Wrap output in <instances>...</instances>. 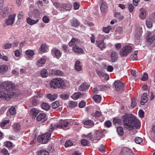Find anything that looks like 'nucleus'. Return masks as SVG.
<instances>
[{
  "mask_svg": "<svg viewBox=\"0 0 155 155\" xmlns=\"http://www.w3.org/2000/svg\"><path fill=\"white\" fill-rule=\"evenodd\" d=\"M59 105V102L58 101H56L52 104L51 106L54 109L58 107Z\"/></svg>",
  "mask_w": 155,
  "mask_h": 155,
  "instance_id": "nucleus-46",
  "label": "nucleus"
},
{
  "mask_svg": "<svg viewBox=\"0 0 155 155\" xmlns=\"http://www.w3.org/2000/svg\"><path fill=\"white\" fill-rule=\"evenodd\" d=\"M8 12L7 9L6 8H4L0 12V14L2 16L5 17L8 14Z\"/></svg>",
  "mask_w": 155,
  "mask_h": 155,
  "instance_id": "nucleus-42",
  "label": "nucleus"
},
{
  "mask_svg": "<svg viewBox=\"0 0 155 155\" xmlns=\"http://www.w3.org/2000/svg\"><path fill=\"white\" fill-rule=\"evenodd\" d=\"M148 78V75L147 73H144L143 77L141 79L142 81H145Z\"/></svg>",
  "mask_w": 155,
  "mask_h": 155,
  "instance_id": "nucleus-60",
  "label": "nucleus"
},
{
  "mask_svg": "<svg viewBox=\"0 0 155 155\" xmlns=\"http://www.w3.org/2000/svg\"><path fill=\"white\" fill-rule=\"evenodd\" d=\"M118 134L120 136H122L124 134L123 128L122 127H118L117 128Z\"/></svg>",
  "mask_w": 155,
  "mask_h": 155,
  "instance_id": "nucleus-38",
  "label": "nucleus"
},
{
  "mask_svg": "<svg viewBox=\"0 0 155 155\" xmlns=\"http://www.w3.org/2000/svg\"><path fill=\"white\" fill-rule=\"evenodd\" d=\"M138 51H135L134 54H132L130 58L133 60H136L137 59V54Z\"/></svg>",
  "mask_w": 155,
  "mask_h": 155,
  "instance_id": "nucleus-43",
  "label": "nucleus"
},
{
  "mask_svg": "<svg viewBox=\"0 0 155 155\" xmlns=\"http://www.w3.org/2000/svg\"><path fill=\"white\" fill-rule=\"evenodd\" d=\"M146 25L148 28H151L152 26V22L150 19H148L146 20Z\"/></svg>",
  "mask_w": 155,
  "mask_h": 155,
  "instance_id": "nucleus-44",
  "label": "nucleus"
},
{
  "mask_svg": "<svg viewBox=\"0 0 155 155\" xmlns=\"http://www.w3.org/2000/svg\"><path fill=\"white\" fill-rule=\"evenodd\" d=\"M52 52L53 55L54 56L57 58H59L61 56L60 51L57 49H54L52 50Z\"/></svg>",
  "mask_w": 155,
  "mask_h": 155,
  "instance_id": "nucleus-29",
  "label": "nucleus"
},
{
  "mask_svg": "<svg viewBox=\"0 0 155 155\" xmlns=\"http://www.w3.org/2000/svg\"><path fill=\"white\" fill-rule=\"evenodd\" d=\"M147 41L150 44H153L155 46V34L149 32L147 37Z\"/></svg>",
  "mask_w": 155,
  "mask_h": 155,
  "instance_id": "nucleus-9",
  "label": "nucleus"
},
{
  "mask_svg": "<svg viewBox=\"0 0 155 155\" xmlns=\"http://www.w3.org/2000/svg\"><path fill=\"white\" fill-rule=\"evenodd\" d=\"M47 98L49 99L50 101H53L55 100L57 97V95L56 94H54L53 95L50 94H48L46 95Z\"/></svg>",
  "mask_w": 155,
  "mask_h": 155,
  "instance_id": "nucleus-30",
  "label": "nucleus"
},
{
  "mask_svg": "<svg viewBox=\"0 0 155 155\" xmlns=\"http://www.w3.org/2000/svg\"><path fill=\"white\" fill-rule=\"evenodd\" d=\"M71 7L72 6L71 4H64L61 5V8L67 10L70 9Z\"/></svg>",
  "mask_w": 155,
  "mask_h": 155,
  "instance_id": "nucleus-36",
  "label": "nucleus"
},
{
  "mask_svg": "<svg viewBox=\"0 0 155 155\" xmlns=\"http://www.w3.org/2000/svg\"><path fill=\"white\" fill-rule=\"evenodd\" d=\"M121 122V120L120 119L117 118H114L113 120V123L114 124H120Z\"/></svg>",
  "mask_w": 155,
  "mask_h": 155,
  "instance_id": "nucleus-49",
  "label": "nucleus"
},
{
  "mask_svg": "<svg viewBox=\"0 0 155 155\" xmlns=\"http://www.w3.org/2000/svg\"><path fill=\"white\" fill-rule=\"evenodd\" d=\"M10 121L9 120H4L1 123H0V126L2 128H3L5 125L9 123Z\"/></svg>",
  "mask_w": 155,
  "mask_h": 155,
  "instance_id": "nucleus-47",
  "label": "nucleus"
},
{
  "mask_svg": "<svg viewBox=\"0 0 155 155\" xmlns=\"http://www.w3.org/2000/svg\"><path fill=\"white\" fill-rule=\"evenodd\" d=\"M69 123L66 120H61L59 121L57 125L55 126L53 124H51V127H53V130L55 128H58L59 129H64L68 127Z\"/></svg>",
  "mask_w": 155,
  "mask_h": 155,
  "instance_id": "nucleus-5",
  "label": "nucleus"
},
{
  "mask_svg": "<svg viewBox=\"0 0 155 155\" xmlns=\"http://www.w3.org/2000/svg\"><path fill=\"white\" fill-rule=\"evenodd\" d=\"M86 105V102L84 101H81L79 104V107L80 108L84 107Z\"/></svg>",
  "mask_w": 155,
  "mask_h": 155,
  "instance_id": "nucleus-58",
  "label": "nucleus"
},
{
  "mask_svg": "<svg viewBox=\"0 0 155 155\" xmlns=\"http://www.w3.org/2000/svg\"><path fill=\"white\" fill-rule=\"evenodd\" d=\"M114 16L119 20H121L123 18V16L120 13H116L114 15Z\"/></svg>",
  "mask_w": 155,
  "mask_h": 155,
  "instance_id": "nucleus-48",
  "label": "nucleus"
},
{
  "mask_svg": "<svg viewBox=\"0 0 155 155\" xmlns=\"http://www.w3.org/2000/svg\"><path fill=\"white\" fill-rule=\"evenodd\" d=\"M101 5L100 7V9L101 11L103 12H105L107 10V6L106 3L103 1L101 0Z\"/></svg>",
  "mask_w": 155,
  "mask_h": 155,
  "instance_id": "nucleus-25",
  "label": "nucleus"
},
{
  "mask_svg": "<svg viewBox=\"0 0 155 155\" xmlns=\"http://www.w3.org/2000/svg\"><path fill=\"white\" fill-rule=\"evenodd\" d=\"M132 47L129 45H126L124 46L120 52L121 56H126L131 51Z\"/></svg>",
  "mask_w": 155,
  "mask_h": 155,
  "instance_id": "nucleus-6",
  "label": "nucleus"
},
{
  "mask_svg": "<svg viewBox=\"0 0 155 155\" xmlns=\"http://www.w3.org/2000/svg\"><path fill=\"white\" fill-rule=\"evenodd\" d=\"M47 49V47L45 44H42L40 48V50L42 52L45 51Z\"/></svg>",
  "mask_w": 155,
  "mask_h": 155,
  "instance_id": "nucleus-51",
  "label": "nucleus"
},
{
  "mask_svg": "<svg viewBox=\"0 0 155 155\" xmlns=\"http://www.w3.org/2000/svg\"><path fill=\"white\" fill-rule=\"evenodd\" d=\"M77 103L74 101H70L69 102V106L71 108L75 107L77 105Z\"/></svg>",
  "mask_w": 155,
  "mask_h": 155,
  "instance_id": "nucleus-41",
  "label": "nucleus"
},
{
  "mask_svg": "<svg viewBox=\"0 0 155 155\" xmlns=\"http://www.w3.org/2000/svg\"><path fill=\"white\" fill-rule=\"evenodd\" d=\"M46 61L45 59L41 58L37 61L36 64L39 67H41L43 64L45 63Z\"/></svg>",
  "mask_w": 155,
  "mask_h": 155,
  "instance_id": "nucleus-34",
  "label": "nucleus"
},
{
  "mask_svg": "<svg viewBox=\"0 0 155 155\" xmlns=\"http://www.w3.org/2000/svg\"><path fill=\"white\" fill-rule=\"evenodd\" d=\"M81 62L79 60H77L75 61V70L78 71H80L82 69V66L80 65Z\"/></svg>",
  "mask_w": 155,
  "mask_h": 155,
  "instance_id": "nucleus-26",
  "label": "nucleus"
},
{
  "mask_svg": "<svg viewBox=\"0 0 155 155\" xmlns=\"http://www.w3.org/2000/svg\"><path fill=\"white\" fill-rule=\"evenodd\" d=\"M139 11L140 12V18H141V19H144L145 18L146 15V11L143 8H141L140 9Z\"/></svg>",
  "mask_w": 155,
  "mask_h": 155,
  "instance_id": "nucleus-27",
  "label": "nucleus"
},
{
  "mask_svg": "<svg viewBox=\"0 0 155 155\" xmlns=\"http://www.w3.org/2000/svg\"><path fill=\"white\" fill-rule=\"evenodd\" d=\"M0 88L3 89V91H0V98L5 99L11 98L12 95V92L16 89L15 85L11 81H5L2 83Z\"/></svg>",
  "mask_w": 155,
  "mask_h": 155,
  "instance_id": "nucleus-2",
  "label": "nucleus"
},
{
  "mask_svg": "<svg viewBox=\"0 0 155 155\" xmlns=\"http://www.w3.org/2000/svg\"><path fill=\"white\" fill-rule=\"evenodd\" d=\"M96 73L98 76L100 77H102L105 75V73L101 71H96Z\"/></svg>",
  "mask_w": 155,
  "mask_h": 155,
  "instance_id": "nucleus-53",
  "label": "nucleus"
},
{
  "mask_svg": "<svg viewBox=\"0 0 155 155\" xmlns=\"http://www.w3.org/2000/svg\"><path fill=\"white\" fill-rule=\"evenodd\" d=\"M25 54L27 56V57H26L27 59L29 60L34 55V52L33 50L29 49L25 51Z\"/></svg>",
  "mask_w": 155,
  "mask_h": 155,
  "instance_id": "nucleus-21",
  "label": "nucleus"
},
{
  "mask_svg": "<svg viewBox=\"0 0 155 155\" xmlns=\"http://www.w3.org/2000/svg\"><path fill=\"white\" fill-rule=\"evenodd\" d=\"M120 154L124 155H134V153L131 150L127 147H124L122 149Z\"/></svg>",
  "mask_w": 155,
  "mask_h": 155,
  "instance_id": "nucleus-11",
  "label": "nucleus"
},
{
  "mask_svg": "<svg viewBox=\"0 0 155 155\" xmlns=\"http://www.w3.org/2000/svg\"><path fill=\"white\" fill-rule=\"evenodd\" d=\"M9 111L10 114L12 115H15L16 113V110L14 107H11L9 109Z\"/></svg>",
  "mask_w": 155,
  "mask_h": 155,
  "instance_id": "nucleus-45",
  "label": "nucleus"
},
{
  "mask_svg": "<svg viewBox=\"0 0 155 155\" xmlns=\"http://www.w3.org/2000/svg\"><path fill=\"white\" fill-rule=\"evenodd\" d=\"M14 53L16 57H19L21 55L20 51L18 49L15 50Z\"/></svg>",
  "mask_w": 155,
  "mask_h": 155,
  "instance_id": "nucleus-59",
  "label": "nucleus"
},
{
  "mask_svg": "<svg viewBox=\"0 0 155 155\" xmlns=\"http://www.w3.org/2000/svg\"><path fill=\"white\" fill-rule=\"evenodd\" d=\"M147 94L146 93H144L141 97V101L140 104L142 105H143L147 103L148 101Z\"/></svg>",
  "mask_w": 155,
  "mask_h": 155,
  "instance_id": "nucleus-17",
  "label": "nucleus"
},
{
  "mask_svg": "<svg viewBox=\"0 0 155 155\" xmlns=\"http://www.w3.org/2000/svg\"><path fill=\"white\" fill-rule=\"evenodd\" d=\"M111 29V28L110 26H108L107 27H105L103 28V31L106 33H109Z\"/></svg>",
  "mask_w": 155,
  "mask_h": 155,
  "instance_id": "nucleus-52",
  "label": "nucleus"
},
{
  "mask_svg": "<svg viewBox=\"0 0 155 155\" xmlns=\"http://www.w3.org/2000/svg\"><path fill=\"white\" fill-rule=\"evenodd\" d=\"M96 43L97 46L102 50L106 47V44L104 42V40H97Z\"/></svg>",
  "mask_w": 155,
  "mask_h": 155,
  "instance_id": "nucleus-13",
  "label": "nucleus"
},
{
  "mask_svg": "<svg viewBox=\"0 0 155 155\" xmlns=\"http://www.w3.org/2000/svg\"><path fill=\"white\" fill-rule=\"evenodd\" d=\"M50 86L53 89H56L57 88H63L65 86L64 80L59 78H55L51 80Z\"/></svg>",
  "mask_w": 155,
  "mask_h": 155,
  "instance_id": "nucleus-3",
  "label": "nucleus"
},
{
  "mask_svg": "<svg viewBox=\"0 0 155 155\" xmlns=\"http://www.w3.org/2000/svg\"><path fill=\"white\" fill-rule=\"evenodd\" d=\"M89 87V85L86 82H84L79 86V89L81 91H84L88 89Z\"/></svg>",
  "mask_w": 155,
  "mask_h": 155,
  "instance_id": "nucleus-23",
  "label": "nucleus"
},
{
  "mask_svg": "<svg viewBox=\"0 0 155 155\" xmlns=\"http://www.w3.org/2000/svg\"><path fill=\"white\" fill-rule=\"evenodd\" d=\"M13 129L15 132H18L21 129L20 124L18 123H15L13 126Z\"/></svg>",
  "mask_w": 155,
  "mask_h": 155,
  "instance_id": "nucleus-31",
  "label": "nucleus"
},
{
  "mask_svg": "<svg viewBox=\"0 0 155 155\" xmlns=\"http://www.w3.org/2000/svg\"><path fill=\"white\" fill-rule=\"evenodd\" d=\"M122 119L124 128L129 130L138 128L140 126L139 121L132 114H125L122 116Z\"/></svg>",
  "mask_w": 155,
  "mask_h": 155,
  "instance_id": "nucleus-1",
  "label": "nucleus"
},
{
  "mask_svg": "<svg viewBox=\"0 0 155 155\" xmlns=\"http://www.w3.org/2000/svg\"><path fill=\"white\" fill-rule=\"evenodd\" d=\"M83 123L87 126V128H90L94 125V123L91 120L83 121Z\"/></svg>",
  "mask_w": 155,
  "mask_h": 155,
  "instance_id": "nucleus-18",
  "label": "nucleus"
},
{
  "mask_svg": "<svg viewBox=\"0 0 155 155\" xmlns=\"http://www.w3.org/2000/svg\"><path fill=\"white\" fill-rule=\"evenodd\" d=\"M72 49L74 51L79 53H82L83 52V50L82 49L79 48L77 45H74Z\"/></svg>",
  "mask_w": 155,
  "mask_h": 155,
  "instance_id": "nucleus-28",
  "label": "nucleus"
},
{
  "mask_svg": "<svg viewBox=\"0 0 155 155\" xmlns=\"http://www.w3.org/2000/svg\"><path fill=\"white\" fill-rule=\"evenodd\" d=\"M128 8L129 11L131 12H133L134 7L132 4H130L128 5Z\"/></svg>",
  "mask_w": 155,
  "mask_h": 155,
  "instance_id": "nucleus-63",
  "label": "nucleus"
},
{
  "mask_svg": "<svg viewBox=\"0 0 155 155\" xmlns=\"http://www.w3.org/2000/svg\"><path fill=\"white\" fill-rule=\"evenodd\" d=\"M43 22L45 23H47L49 21V19L46 16H44L42 18Z\"/></svg>",
  "mask_w": 155,
  "mask_h": 155,
  "instance_id": "nucleus-57",
  "label": "nucleus"
},
{
  "mask_svg": "<svg viewBox=\"0 0 155 155\" xmlns=\"http://www.w3.org/2000/svg\"><path fill=\"white\" fill-rule=\"evenodd\" d=\"M93 100L97 103H99L101 102V97L99 95H95L93 97Z\"/></svg>",
  "mask_w": 155,
  "mask_h": 155,
  "instance_id": "nucleus-35",
  "label": "nucleus"
},
{
  "mask_svg": "<svg viewBox=\"0 0 155 155\" xmlns=\"http://www.w3.org/2000/svg\"><path fill=\"white\" fill-rule=\"evenodd\" d=\"M116 38L117 39H119L120 38H121L122 37V36H120V37H118L116 35L117 34H121L123 33V29L122 28L118 27H117L116 28Z\"/></svg>",
  "mask_w": 155,
  "mask_h": 155,
  "instance_id": "nucleus-32",
  "label": "nucleus"
},
{
  "mask_svg": "<svg viewBox=\"0 0 155 155\" xmlns=\"http://www.w3.org/2000/svg\"><path fill=\"white\" fill-rule=\"evenodd\" d=\"M104 68L105 69H106L108 71L110 72H112L114 69L113 66L111 65H109L107 67L106 66H104Z\"/></svg>",
  "mask_w": 155,
  "mask_h": 155,
  "instance_id": "nucleus-55",
  "label": "nucleus"
},
{
  "mask_svg": "<svg viewBox=\"0 0 155 155\" xmlns=\"http://www.w3.org/2000/svg\"><path fill=\"white\" fill-rule=\"evenodd\" d=\"M15 16L16 14H15L9 16L5 20L6 24L8 26L12 25L14 23Z\"/></svg>",
  "mask_w": 155,
  "mask_h": 155,
  "instance_id": "nucleus-10",
  "label": "nucleus"
},
{
  "mask_svg": "<svg viewBox=\"0 0 155 155\" xmlns=\"http://www.w3.org/2000/svg\"><path fill=\"white\" fill-rule=\"evenodd\" d=\"M40 74L41 77L44 78H46L48 75V73L47 70L45 69H43L41 70Z\"/></svg>",
  "mask_w": 155,
  "mask_h": 155,
  "instance_id": "nucleus-37",
  "label": "nucleus"
},
{
  "mask_svg": "<svg viewBox=\"0 0 155 155\" xmlns=\"http://www.w3.org/2000/svg\"><path fill=\"white\" fill-rule=\"evenodd\" d=\"M2 153L4 155H8V150L5 149L3 148L2 150Z\"/></svg>",
  "mask_w": 155,
  "mask_h": 155,
  "instance_id": "nucleus-64",
  "label": "nucleus"
},
{
  "mask_svg": "<svg viewBox=\"0 0 155 155\" xmlns=\"http://www.w3.org/2000/svg\"><path fill=\"white\" fill-rule=\"evenodd\" d=\"M24 15V13L22 12H19L18 15V19H22Z\"/></svg>",
  "mask_w": 155,
  "mask_h": 155,
  "instance_id": "nucleus-56",
  "label": "nucleus"
},
{
  "mask_svg": "<svg viewBox=\"0 0 155 155\" xmlns=\"http://www.w3.org/2000/svg\"><path fill=\"white\" fill-rule=\"evenodd\" d=\"M39 113V110L35 108L31 109L30 111V114L32 117H35Z\"/></svg>",
  "mask_w": 155,
  "mask_h": 155,
  "instance_id": "nucleus-22",
  "label": "nucleus"
},
{
  "mask_svg": "<svg viewBox=\"0 0 155 155\" xmlns=\"http://www.w3.org/2000/svg\"><path fill=\"white\" fill-rule=\"evenodd\" d=\"M80 41L77 38H73L69 43V45L70 46H72L73 45H75L78 44Z\"/></svg>",
  "mask_w": 155,
  "mask_h": 155,
  "instance_id": "nucleus-24",
  "label": "nucleus"
},
{
  "mask_svg": "<svg viewBox=\"0 0 155 155\" xmlns=\"http://www.w3.org/2000/svg\"><path fill=\"white\" fill-rule=\"evenodd\" d=\"M53 127H50L49 130V132L39 136L38 138V141L43 144L47 143L51 137V132L53 131Z\"/></svg>",
  "mask_w": 155,
  "mask_h": 155,
  "instance_id": "nucleus-4",
  "label": "nucleus"
},
{
  "mask_svg": "<svg viewBox=\"0 0 155 155\" xmlns=\"http://www.w3.org/2000/svg\"><path fill=\"white\" fill-rule=\"evenodd\" d=\"M8 67L5 64L0 65V74L2 75L5 74L7 71Z\"/></svg>",
  "mask_w": 155,
  "mask_h": 155,
  "instance_id": "nucleus-12",
  "label": "nucleus"
},
{
  "mask_svg": "<svg viewBox=\"0 0 155 155\" xmlns=\"http://www.w3.org/2000/svg\"><path fill=\"white\" fill-rule=\"evenodd\" d=\"M73 143L70 140H67L64 146L65 147H68L69 146H72Z\"/></svg>",
  "mask_w": 155,
  "mask_h": 155,
  "instance_id": "nucleus-54",
  "label": "nucleus"
},
{
  "mask_svg": "<svg viewBox=\"0 0 155 155\" xmlns=\"http://www.w3.org/2000/svg\"><path fill=\"white\" fill-rule=\"evenodd\" d=\"M134 141L136 143L139 144L143 141V139L141 137H137L135 138Z\"/></svg>",
  "mask_w": 155,
  "mask_h": 155,
  "instance_id": "nucleus-50",
  "label": "nucleus"
},
{
  "mask_svg": "<svg viewBox=\"0 0 155 155\" xmlns=\"http://www.w3.org/2000/svg\"><path fill=\"white\" fill-rule=\"evenodd\" d=\"M51 71L52 74L57 76H62L64 75L63 72L59 70L52 69L51 70Z\"/></svg>",
  "mask_w": 155,
  "mask_h": 155,
  "instance_id": "nucleus-20",
  "label": "nucleus"
},
{
  "mask_svg": "<svg viewBox=\"0 0 155 155\" xmlns=\"http://www.w3.org/2000/svg\"><path fill=\"white\" fill-rule=\"evenodd\" d=\"M38 155H49L48 151L45 149H42L38 152Z\"/></svg>",
  "mask_w": 155,
  "mask_h": 155,
  "instance_id": "nucleus-40",
  "label": "nucleus"
},
{
  "mask_svg": "<svg viewBox=\"0 0 155 155\" xmlns=\"http://www.w3.org/2000/svg\"><path fill=\"white\" fill-rule=\"evenodd\" d=\"M71 23L72 26L74 27H77L79 24V23L78 20L76 19H73L71 21Z\"/></svg>",
  "mask_w": 155,
  "mask_h": 155,
  "instance_id": "nucleus-39",
  "label": "nucleus"
},
{
  "mask_svg": "<svg viewBox=\"0 0 155 155\" xmlns=\"http://www.w3.org/2000/svg\"><path fill=\"white\" fill-rule=\"evenodd\" d=\"M110 58L111 61L113 62H115L118 59V55L117 53L114 51H112L111 53Z\"/></svg>",
  "mask_w": 155,
  "mask_h": 155,
  "instance_id": "nucleus-16",
  "label": "nucleus"
},
{
  "mask_svg": "<svg viewBox=\"0 0 155 155\" xmlns=\"http://www.w3.org/2000/svg\"><path fill=\"white\" fill-rule=\"evenodd\" d=\"M41 107L43 109L46 111L49 110L50 108V106L45 103H43L41 105Z\"/></svg>",
  "mask_w": 155,
  "mask_h": 155,
  "instance_id": "nucleus-33",
  "label": "nucleus"
},
{
  "mask_svg": "<svg viewBox=\"0 0 155 155\" xmlns=\"http://www.w3.org/2000/svg\"><path fill=\"white\" fill-rule=\"evenodd\" d=\"M114 84L115 85V89L118 91H123L125 87L124 84L119 80L115 81Z\"/></svg>",
  "mask_w": 155,
  "mask_h": 155,
  "instance_id": "nucleus-7",
  "label": "nucleus"
},
{
  "mask_svg": "<svg viewBox=\"0 0 155 155\" xmlns=\"http://www.w3.org/2000/svg\"><path fill=\"white\" fill-rule=\"evenodd\" d=\"M71 98L74 100H77L79 98L82 97L83 94L80 92H76L72 96Z\"/></svg>",
  "mask_w": 155,
  "mask_h": 155,
  "instance_id": "nucleus-19",
  "label": "nucleus"
},
{
  "mask_svg": "<svg viewBox=\"0 0 155 155\" xmlns=\"http://www.w3.org/2000/svg\"><path fill=\"white\" fill-rule=\"evenodd\" d=\"M39 21V19H37L35 20L31 19V18L28 17L26 18V22L27 23L30 25H33L37 24Z\"/></svg>",
  "mask_w": 155,
  "mask_h": 155,
  "instance_id": "nucleus-14",
  "label": "nucleus"
},
{
  "mask_svg": "<svg viewBox=\"0 0 155 155\" xmlns=\"http://www.w3.org/2000/svg\"><path fill=\"white\" fill-rule=\"evenodd\" d=\"M104 136L103 133L100 130H97L94 134L92 136V138H90L91 140H99L102 138Z\"/></svg>",
  "mask_w": 155,
  "mask_h": 155,
  "instance_id": "nucleus-8",
  "label": "nucleus"
},
{
  "mask_svg": "<svg viewBox=\"0 0 155 155\" xmlns=\"http://www.w3.org/2000/svg\"><path fill=\"white\" fill-rule=\"evenodd\" d=\"M46 115L43 113L40 114L37 117V120L38 121H45L46 120Z\"/></svg>",
  "mask_w": 155,
  "mask_h": 155,
  "instance_id": "nucleus-15",
  "label": "nucleus"
},
{
  "mask_svg": "<svg viewBox=\"0 0 155 155\" xmlns=\"http://www.w3.org/2000/svg\"><path fill=\"white\" fill-rule=\"evenodd\" d=\"M81 144L84 146H86L88 144L87 141L84 139H82L81 140Z\"/></svg>",
  "mask_w": 155,
  "mask_h": 155,
  "instance_id": "nucleus-62",
  "label": "nucleus"
},
{
  "mask_svg": "<svg viewBox=\"0 0 155 155\" xmlns=\"http://www.w3.org/2000/svg\"><path fill=\"white\" fill-rule=\"evenodd\" d=\"M139 115L140 117L141 118L143 117L144 116V112L142 110H140L139 111Z\"/></svg>",
  "mask_w": 155,
  "mask_h": 155,
  "instance_id": "nucleus-61",
  "label": "nucleus"
}]
</instances>
